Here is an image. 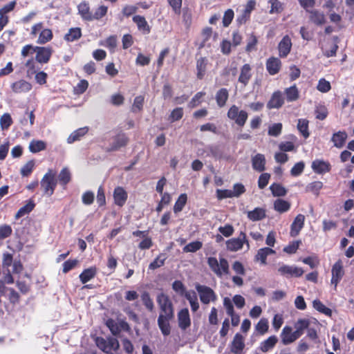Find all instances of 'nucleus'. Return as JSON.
<instances>
[{"label": "nucleus", "instance_id": "nucleus-9", "mask_svg": "<svg viewBox=\"0 0 354 354\" xmlns=\"http://www.w3.org/2000/svg\"><path fill=\"white\" fill-rule=\"evenodd\" d=\"M278 272L281 275L287 278L299 277L302 276L304 272L301 268L288 265H283L280 266L278 269Z\"/></svg>", "mask_w": 354, "mask_h": 354}, {"label": "nucleus", "instance_id": "nucleus-51", "mask_svg": "<svg viewBox=\"0 0 354 354\" xmlns=\"http://www.w3.org/2000/svg\"><path fill=\"white\" fill-rule=\"evenodd\" d=\"M46 144L42 140H32L29 145V149L32 153H37L45 150Z\"/></svg>", "mask_w": 354, "mask_h": 354}, {"label": "nucleus", "instance_id": "nucleus-57", "mask_svg": "<svg viewBox=\"0 0 354 354\" xmlns=\"http://www.w3.org/2000/svg\"><path fill=\"white\" fill-rule=\"evenodd\" d=\"M205 95V93L200 91L196 93L189 102L188 106L191 109L198 106L201 103V99Z\"/></svg>", "mask_w": 354, "mask_h": 354}, {"label": "nucleus", "instance_id": "nucleus-17", "mask_svg": "<svg viewBox=\"0 0 354 354\" xmlns=\"http://www.w3.org/2000/svg\"><path fill=\"white\" fill-rule=\"evenodd\" d=\"M129 142V138L124 133H119L113 138L109 151H118L121 147H125Z\"/></svg>", "mask_w": 354, "mask_h": 354}, {"label": "nucleus", "instance_id": "nucleus-45", "mask_svg": "<svg viewBox=\"0 0 354 354\" xmlns=\"http://www.w3.org/2000/svg\"><path fill=\"white\" fill-rule=\"evenodd\" d=\"M268 329L269 322L268 319L265 317L261 318L255 326V330L261 335L266 334L268 331Z\"/></svg>", "mask_w": 354, "mask_h": 354}, {"label": "nucleus", "instance_id": "nucleus-14", "mask_svg": "<svg viewBox=\"0 0 354 354\" xmlns=\"http://www.w3.org/2000/svg\"><path fill=\"white\" fill-rule=\"evenodd\" d=\"M266 66L268 73L270 75H274L281 71L282 62L278 57H270L266 60Z\"/></svg>", "mask_w": 354, "mask_h": 354}, {"label": "nucleus", "instance_id": "nucleus-32", "mask_svg": "<svg viewBox=\"0 0 354 354\" xmlns=\"http://www.w3.org/2000/svg\"><path fill=\"white\" fill-rule=\"evenodd\" d=\"M252 168L259 171L262 172L266 169V158L264 155L257 153L252 159Z\"/></svg>", "mask_w": 354, "mask_h": 354}, {"label": "nucleus", "instance_id": "nucleus-21", "mask_svg": "<svg viewBox=\"0 0 354 354\" xmlns=\"http://www.w3.org/2000/svg\"><path fill=\"white\" fill-rule=\"evenodd\" d=\"M245 348L244 338L240 333L235 334L231 344L230 351L234 354H240Z\"/></svg>", "mask_w": 354, "mask_h": 354}, {"label": "nucleus", "instance_id": "nucleus-12", "mask_svg": "<svg viewBox=\"0 0 354 354\" xmlns=\"http://www.w3.org/2000/svg\"><path fill=\"white\" fill-rule=\"evenodd\" d=\"M284 102L285 98L283 93L277 90L272 94L270 99L267 103V108L268 109H279L284 104Z\"/></svg>", "mask_w": 354, "mask_h": 354}, {"label": "nucleus", "instance_id": "nucleus-31", "mask_svg": "<svg viewBox=\"0 0 354 354\" xmlns=\"http://www.w3.org/2000/svg\"><path fill=\"white\" fill-rule=\"evenodd\" d=\"M72 178L71 173L68 167H64L60 171L57 182L63 187L64 189L66 188V185L71 182Z\"/></svg>", "mask_w": 354, "mask_h": 354}, {"label": "nucleus", "instance_id": "nucleus-44", "mask_svg": "<svg viewBox=\"0 0 354 354\" xmlns=\"http://www.w3.org/2000/svg\"><path fill=\"white\" fill-rule=\"evenodd\" d=\"M324 184L322 181H313L307 185L306 187V191L307 192H311L316 196H318L319 194L320 190L323 188Z\"/></svg>", "mask_w": 354, "mask_h": 354}, {"label": "nucleus", "instance_id": "nucleus-37", "mask_svg": "<svg viewBox=\"0 0 354 354\" xmlns=\"http://www.w3.org/2000/svg\"><path fill=\"white\" fill-rule=\"evenodd\" d=\"M207 59L206 57H200L196 60V76L198 80H203L206 72Z\"/></svg>", "mask_w": 354, "mask_h": 354}, {"label": "nucleus", "instance_id": "nucleus-60", "mask_svg": "<svg viewBox=\"0 0 354 354\" xmlns=\"http://www.w3.org/2000/svg\"><path fill=\"white\" fill-rule=\"evenodd\" d=\"M282 124L274 123L268 128V135L270 136L277 137L281 133Z\"/></svg>", "mask_w": 354, "mask_h": 354}, {"label": "nucleus", "instance_id": "nucleus-35", "mask_svg": "<svg viewBox=\"0 0 354 354\" xmlns=\"http://www.w3.org/2000/svg\"><path fill=\"white\" fill-rule=\"evenodd\" d=\"M82 36V29L80 27L71 28L65 34L64 39L67 42H73L80 39Z\"/></svg>", "mask_w": 354, "mask_h": 354}, {"label": "nucleus", "instance_id": "nucleus-28", "mask_svg": "<svg viewBox=\"0 0 354 354\" xmlns=\"http://www.w3.org/2000/svg\"><path fill=\"white\" fill-rule=\"evenodd\" d=\"M173 318H168V317H165V315H159L158 318V325L161 330L162 333L165 336H167L171 333V327L169 324V320Z\"/></svg>", "mask_w": 354, "mask_h": 354}, {"label": "nucleus", "instance_id": "nucleus-59", "mask_svg": "<svg viewBox=\"0 0 354 354\" xmlns=\"http://www.w3.org/2000/svg\"><path fill=\"white\" fill-rule=\"evenodd\" d=\"M173 12L178 15L181 13L183 0H167Z\"/></svg>", "mask_w": 354, "mask_h": 354}, {"label": "nucleus", "instance_id": "nucleus-16", "mask_svg": "<svg viewBox=\"0 0 354 354\" xmlns=\"http://www.w3.org/2000/svg\"><path fill=\"white\" fill-rule=\"evenodd\" d=\"M113 196L114 203L119 207H122L127 201L128 194L122 187L118 186L114 189Z\"/></svg>", "mask_w": 354, "mask_h": 354}, {"label": "nucleus", "instance_id": "nucleus-29", "mask_svg": "<svg viewBox=\"0 0 354 354\" xmlns=\"http://www.w3.org/2000/svg\"><path fill=\"white\" fill-rule=\"evenodd\" d=\"M285 100L288 102H295L299 98V91L296 84L284 89Z\"/></svg>", "mask_w": 354, "mask_h": 354}, {"label": "nucleus", "instance_id": "nucleus-62", "mask_svg": "<svg viewBox=\"0 0 354 354\" xmlns=\"http://www.w3.org/2000/svg\"><path fill=\"white\" fill-rule=\"evenodd\" d=\"M305 167V164L303 161H300L295 164L290 170V174L292 176H298L302 174Z\"/></svg>", "mask_w": 354, "mask_h": 354}, {"label": "nucleus", "instance_id": "nucleus-48", "mask_svg": "<svg viewBox=\"0 0 354 354\" xmlns=\"http://www.w3.org/2000/svg\"><path fill=\"white\" fill-rule=\"evenodd\" d=\"M270 189L274 196H284L287 194L286 188L279 183H272Z\"/></svg>", "mask_w": 354, "mask_h": 354}, {"label": "nucleus", "instance_id": "nucleus-33", "mask_svg": "<svg viewBox=\"0 0 354 354\" xmlns=\"http://www.w3.org/2000/svg\"><path fill=\"white\" fill-rule=\"evenodd\" d=\"M78 13L84 21H91L92 12L91 11L89 3L86 1H82L77 6Z\"/></svg>", "mask_w": 354, "mask_h": 354}, {"label": "nucleus", "instance_id": "nucleus-2", "mask_svg": "<svg viewBox=\"0 0 354 354\" xmlns=\"http://www.w3.org/2000/svg\"><path fill=\"white\" fill-rule=\"evenodd\" d=\"M207 262L210 270L218 277L230 273L229 263L225 258H220L218 261L216 257H210Z\"/></svg>", "mask_w": 354, "mask_h": 354}, {"label": "nucleus", "instance_id": "nucleus-24", "mask_svg": "<svg viewBox=\"0 0 354 354\" xmlns=\"http://www.w3.org/2000/svg\"><path fill=\"white\" fill-rule=\"evenodd\" d=\"M275 253V250L269 247L262 248L258 250L254 257V260L256 261H260L263 265H266L268 256L274 254Z\"/></svg>", "mask_w": 354, "mask_h": 354}, {"label": "nucleus", "instance_id": "nucleus-50", "mask_svg": "<svg viewBox=\"0 0 354 354\" xmlns=\"http://www.w3.org/2000/svg\"><path fill=\"white\" fill-rule=\"evenodd\" d=\"M310 325V321L308 319H299L295 322V328H296L295 331L298 332L299 336L301 337L305 329H308Z\"/></svg>", "mask_w": 354, "mask_h": 354}, {"label": "nucleus", "instance_id": "nucleus-53", "mask_svg": "<svg viewBox=\"0 0 354 354\" xmlns=\"http://www.w3.org/2000/svg\"><path fill=\"white\" fill-rule=\"evenodd\" d=\"M13 121L8 113L3 114L0 118V127L2 130H7L12 124Z\"/></svg>", "mask_w": 354, "mask_h": 354}, {"label": "nucleus", "instance_id": "nucleus-5", "mask_svg": "<svg viewBox=\"0 0 354 354\" xmlns=\"http://www.w3.org/2000/svg\"><path fill=\"white\" fill-rule=\"evenodd\" d=\"M244 244L247 245V250L250 249V243L246 234L241 232L237 238H232L226 241L227 249L232 252H236L243 248Z\"/></svg>", "mask_w": 354, "mask_h": 354}, {"label": "nucleus", "instance_id": "nucleus-15", "mask_svg": "<svg viewBox=\"0 0 354 354\" xmlns=\"http://www.w3.org/2000/svg\"><path fill=\"white\" fill-rule=\"evenodd\" d=\"M311 167L314 172L318 174H324L331 170V165L329 162L319 159L313 160Z\"/></svg>", "mask_w": 354, "mask_h": 354}, {"label": "nucleus", "instance_id": "nucleus-46", "mask_svg": "<svg viewBox=\"0 0 354 354\" xmlns=\"http://www.w3.org/2000/svg\"><path fill=\"white\" fill-rule=\"evenodd\" d=\"M185 297L189 301L192 310L193 312L197 311L199 308V304L196 292H192V294H191L187 292L185 294Z\"/></svg>", "mask_w": 354, "mask_h": 354}, {"label": "nucleus", "instance_id": "nucleus-22", "mask_svg": "<svg viewBox=\"0 0 354 354\" xmlns=\"http://www.w3.org/2000/svg\"><path fill=\"white\" fill-rule=\"evenodd\" d=\"M133 21L136 24L138 29L144 35H148L151 32V27L148 24L145 17L135 15L132 18Z\"/></svg>", "mask_w": 354, "mask_h": 354}, {"label": "nucleus", "instance_id": "nucleus-55", "mask_svg": "<svg viewBox=\"0 0 354 354\" xmlns=\"http://www.w3.org/2000/svg\"><path fill=\"white\" fill-rule=\"evenodd\" d=\"M145 97L142 95L136 96L133 100L131 111L134 113L140 111L143 109Z\"/></svg>", "mask_w": 354, "mask_h": 354}, {"label": "nucleus", "instance_id": "nucleus-18", "mask_svg": "<svg viewBox=\"0 0 354 354\" xmlns=\"http://www.w3.org/2000/svg\"><path fill=\"white\" fill-rule=\"evenodd\" d=\"M178 326L182 330H186L191 325V319L187 308L181 309L178 313Z\"/></svg>", "mask_w": 354, "mask_h": 354}, {"label": "nucleus", "instance_id": "nucleus-6", "mask_svg": "<svg viewBox=\"0 0 354 354\" xmlns=\"http://www.w3.org/2000/svg\"><path fill=\"white\" fill-rule=\"evenodd\" d=\"M196 289L199 294L201 301L204 304H208L211 301H215L217 296L214 291L209 287L196 284Z\"/></svg>", "mask_w": 354, "mask_h": 354}, {"label": "nucleus", "instance_id": "nucleus-13", "mask_svg": "<svg viewBox=\"0 0 354 354\" xmlns=\"http://www.w3.org/2000/svg\"><path fill=\"white\" fill-rule=\"evenodd\" d=\"M291 39L288 35H285L278 44L279 56L281 58L286 57L292 48Z\"/></svg>", "mask_w": 354, "mask_h": 354}, {"label": "nucleus", "instance_id": "nucleus-25", "mask_svg": "<svg viewBox=\"0 0 354 354\" xmlns=\"http://www.w3.org/2000/svg\"><path fill=\"white\" fill-rule=\"evenodd\" d=\"M278 342V337L276 335H271L260 343L259 349L266 353L273 349Z\"/></svg>", "mask_w": 354, "mask_h": 354}, {"label": "nucleus", "instance_id": "nucleus-19", "mask_svg": "<svg viewBox=\"0 0 354 354\" xmlns=\"http://www.w3.org/2000/svg\"><path fill=\"white\" fill-rule=\"evenodd\" d=\"M305 216L299 214L294 219L290 225V234L292 237L297 236L304 225Z\"/></svg>", "mask_w": 354, "mask_h": 354}, {"label": "nucleus", "instance_id": "nucleus-27", "mask_svg": "<svg viewBox=\"0 0 354 354\" xmlns=\"http://www.w3.org/2000/svg\"><path fill=\"white\" fill-rule=\"evenodd\" d=\"M307 12L309 13L310 21L317 26H322L325 24L326 18L325 15L322 12L318 10H310Z\"/></svg>", "mask_w": 354, "mask_h": 354}, {"label": "nucleus", "instance_id": "nucleus-8", "mask_svg": "<svg viewBox=\"0 0 354 354\" xmlns=\"http://www.w3.org/2000/svg\"><path fill=\"white\" fill-rule=\"evenodd\" d=\"M35 60L39 64H47L53 55V49L50 46H36Z\"/></svg>", "mask_w": 354, "mask_h": 354}, {"label": "nucleus", "instance_id": "nucleus-41", "mask_svg": "<svg viewBox=\"0 0 354 354\" xmlns=\"http://www.w3.org/2000/svg\"><path fill=\"white\" fill-rule=\"evenodd\" d=\"M187 202V195L185 193L181 194L176 201L175 202V204L173 207L174 212L175 214H178L180 212L184 207L185 206L186 203Z\"/></svg>", "mask_w": 354, "mask_h": 354}, {"label": "nucleus", "instance_id": "nucleus-11", "mask_svg": "<svg viewBox=\"0 0 354 354\" xmlns=\"http://www.w3.org/2000/svg\"><path fill=\"white\" fill-rule=\"evenodd\" d=\"M298 332L292 331V328L289 326L283 327L281 333V342L283 345H288L296 341L300 337Z\"/></svg>", "mask_w": 354, "mask_h": 354}, {"label": "nucleus", "instance_id": "nucleus-34", "mask_svg": "<svg viewBox=\"0 0 354 354\" xmlns=\"http://www.w3.org/2000/svg\"><path fill=\"white\" fill-rule=\"evenodd\" d=\"M229 98V91L226 88H220L216 93L215 100L218 106L222 108L225 106Z\"/></svg>", "mask_w": 354, "mask_h": 354}, {"label": "nucleus", "instance_id": "nucleus-30", "mask_svg": "<svg viewBox=\"0 0 354 354\" xmlns=\"http://www.w3.org/2000/svg\"><path fill=\"white\" fill-rule=\"evenodd\" d=\"M346 139V132L344 131H339L333 134L331 141L333 142V145L335 147L340 149L345 145Z\"/></svg>", "mask_w": 354, "mask_h": 354}, {"label": "nucleus", "instance_id": "nucleus-64", "mask_svg": "<svg viewBox=\"0 0 354 354\" xmlns=\"http://www.w3.org/2000/svg\"><path fill=\"white\" fill-rule=\"evenodd\" d=\"M315 118L317 119L323 120L325 118H326V117L328 114V109H326V107L325 106H317V108L315 111Z\"/></svg>", "mask_w": 354, "mask_h": 354}, {"label": "nucleus", "instance_id": "nucleus-39", "mask_svg": "<svg viewBox=\"0 0 354 354\" xmlns=\"http://www.w3.org/2000/svg\"><path fill=\"white\" fill-rule=\"evenodd\" d=\"M35 207V204L33 202V201H28V202L25 205L19 208V209L17 211L15 216V219H19L21 217L25 216L26 214H29L30 212L33 210Z\"/></svg>", "mask_w": 354, "mask_h": 354}, {"label": "nucleus", "instance_id": "nucleus-43", "mask_svg": "<svg viewBox=\"0 0 354 354\" xmlns=\"http://www.w3.org/2000/svg\"><path fill=\"white\" fill-rule=\"evenodd\" d=\"M53 37V34L50 29H49V28L43 29L39 35V38L37 39V43L39 44H45L47 42L51 41Z\"/></svg>", "mask_w": 354, "mask_h": 354}, {"label": "nucleus", "instance_id": "nucleus-26", "mask_svg": "<svg viewBox=\"0 0 354 354\" xmlns=\"http://www.w3.org/2000/svg\"><path fill=\"white\" fill-rule=\"evenodd\" d=\"M97 273L96 266H91L84 269L79 275V278L82 283L85 284L92 279H93Z\"/></svg>", "mask_w": 354, "mask_h": 354}, {"label": "nucleus", "instance_id": "nucleus-7", "mask_svg": "<svg viewBox=\"0 0 354 354\" xmlns=\"http://www.w3.org/2000/svg\"><path fill=\"white\" fill-rule=\"evenodd\" d=\"M106 326L113 335H119L122 330L124 331L130 330L129 324L124 320H121L117 323L114 319L109 318L106 321Z\"/></svg>", "mask_w": 354, "mask_h": 354}, {"label": "nucleus", "instance_id": "nucleus-4", "mask_svg": "<svg viewBox=\"0 0 354 354\" xmlns=\"http://www.w3.org/2000/svg\"><path fill=\"white\" fill-rule=\"evenodd\" d=\"M156 300L160 309V315H165L168 318H174V307L169 297L166 294L160 292L157 295Z\"/></svg>", "mask_w": 354, "mask_h": 354}, {"label": "nucleus", "instance_id": "nucleus-3", "mask_svg": "<svg viewBox=\"0 0 354 354\" xmlns=\"http://www.w3.org/2000/svg\"><path fill=\"white\" fill-rule=\"evenodd\" d=\"M227 116L237 126L243 127L247 122L248 113L244 110H240L236 105L233 104L228 109Z\"/></svg>", "mask_w": 354, "mask_h": 354}, {"label": "nucleus", "instance_id": "nucleus-20", "mask_svg": "<svg viewBox=\"0 0 354 354\" xmlns=\"http://www.w3.org/2000/svg\"><path fill=\"white\" fill-rule=\"evenodd\" d=\"M252 76V67L249 64H245L240 70L238 81L243 86H246Z\"/></svg>", "mask_w": 354, "mask_h": 354}, {"label": "nucleus", "instance_id": "nucleus-49", "mask_svg": "<svg viewBox=\"0 0 354 354\" xmlns=\"http://www.w3.org/2000/svg\"><path fill=\"white\" fill-rule=\"evenodd\" d=\"M167 259L166 254L160 253L149 266V269L156 270L165 264Z\"/></svg>", "mask_w": 354, "mask_h": 354}, {"label": "nucleus", "instance_id": "nucleus-56", "mask_svg": "<svg viewBox=\"0 0 354 354\" xmlns=\"http://www.w3.org/2000/svg\"><path fill=\"white\" fill-rule=\"evenodd\" d=\"M313 307L320 313H322L326 315H331V310L327 308L321 301L315 299L313 302Z\"/></svg>", "mask_w": 354, "mask_h": 354}, {"label": "nucleus", "instance_id": "nucleus-42", "mask_svg": "<svg viewBox=\"0 0 354 354\" xmlns=\"http://www.w3.org/2000/svg\"><path fill=\"white\" fill-rule=\"evenodd\" d=\"M274 209L279 213H284L290 209V203L287 201L279 198L274 202Z\"/></svg>", "mask_w": 354, "mask_h": 354}, {"label": "nucleus", "instance_id": "nucleus-58", "mask_svg": "<svg viewBox=\"0 0 354 354\" xmlns=\"http://www.w3.org/2000/svg\"><path fill=\"white\" fill-rule=\"evenodd\" d=\"M270 3L271 4L270 13H280L283 10V5L279 0H270Z\"/></svg>", "mask_w": 354, "mask_h": 354}, {"label": "nucleus", "instance_id": "nucleus-52", "mask_svg": "<svg viewBox=\"0 0 354 354\" xmlns=\"http://www.w3.org/2000/svg\"><path fill=\"white\" fill-rule=\"evenodd\" d=\"M141 300L142 301L143 305L146 307V308L152 312L154 309L153 301L151 299L150 295L148 292H144L141 295Z\"/></svg>", "mask_w": 354, "mask_h": 354}, {"label": "nucleus", "instance_id": "nucleus-10", "mask_svg": "<svg viewBox=\"0 0 354 354\" xmlns=\"http://www.w3.org/2000/svg\"><path fill=\"white\" fill-rule=\"evenodd\" d=\"M331 273L332 277L330 282L332 284H334L335 287L336 288L344 275L343 262L341 259H339L334 263L331 269Z\"/></svg>", "mask_w": 354, "mask_h": 354}, {"label": "nucleus", "instance_id": "nucleus-54", "mask_svg": "<svg viewBox=\"0 0 354 354\" xmlns=\"http://www.w3.org/2000/svg\"><path fill=\"white\" fill-rule=\"evenodd\" d=\"M203 247V243L199 241H192L186 245L183 250L184 252H196V251L201 249Z\"/></svg>", "mask_w": 354, "mask_h": 354}, {"label": "nucleus", "instance_id": "nucleus-61", "mask_svg": "<svg viewBox=\"0 0 354 354\" xmlns=\"http://www.w3.org/2000/svg\"><path fill=\"white\" fill-rule=\"evenodd\" d=\"M12 233V229L9 225H0V241L10 236Z\"/></svg>", "mask_w": 354, "mask_h": 354}, {"label": "nucleus", "instance_id": "nucleus-40", "mask_svg": "<svg viewBox=\"0 0 354 354\" xmlns=\"http://www.w3.org/2000/svg\"><path fill=\"white\" fill-rule=\"evenodd\" d=\"M87 127L80 128L74 131L67 138L68 143H73L75 141L80 140L82 137L86 135L88 132Z\"/></svg>", "mask_w": 354, "mask_h": 354}, {"label": "nucleus", "instance_id": "nucleus-47", "mask_svg": "<svg viewBox=\"0 0 354 354\" xmlns=\"http://www.w3.org/2000/svg\"><path fill=\"white\" fill-rule=\"evenodd\" d=\"M108 12V6L104 5L100 6L96 10H95L94 13H92V15L91 17V21L94 20H100L102 18H103L104 16L106 15Z\"/></svg>", "mask_w": 354, "mask_h": 354}, {"label": "nucleus", "instance_id": "nucleus-63", "mask_svg": "<svg viewBox=\"0 0 354 354\" xmlns=\"http://www.w3.org/2000/svg\"><path fill=\"white\" fill-rule=\"evenodd\" d=\"M317 88L322 93H326L331 89L330 84L328 81L324 78H322L319 80Z\"/></svg>", "mask_w": 354, "mask_h": 354}, {"label": "nucleus", "instance_id": "nucleus-23", "mask_svg": "<svg viewBox=\"0 0 354 354\" xmlns=\"http://www.w3.org/2000/svg\"><path fill=\"white\" fill-rule=\"evenodd\" d=\"M11 88L16 93H27L32 89V84L24 80H20L12 83Z\"/></svg>", "mask_w": 354, "mask_h": 354}, {"label": "nucleus", "instance_id": "nucleus-38", "mask_svg": "<svg viewBox=\"0 0 354 354\" xmlns=\"http://www.w3.org/2000/svg\"><path fill=\"white\" fill-rule=\"evenodd\" d=\"M297 127L299 132L305 139L308 138L310 136L309 121L307 119H299Z\"/></svg>", "mask_w": 354, "mask_h": 354}, {"label": "nucleus", "instance_id": "nucleus-1", "mask_svg": "<svg viewBox=\"0 0 354 354\" xmlns=\"http://www.w3.org/2000/svg\"><path fill=\"white\" fill-rule=\"evenodd\" d=\"M56 172L50 169L44 175L40 181L41 188L43 191V194L47 196H51L55 192L57 185V180L56 179Z\"/></svg>", "mask_w": 354, "mask_h": 354}, {"label": "nucleus", "instance_id": "nucleus-36", "mask_svg": "<svg viewBox=\"0 0 354 354\" xmlns=\"http://www.w3.org/2000/svg\"><path fill=\"white\" fill-rule=\"evenodd\" d=\"M247 216L252 221H261L266 216V210L261 207H256L253 210L248 212Z\"/></svg>", "mask_w": 354, "mask_h": 354}]
</instances>
